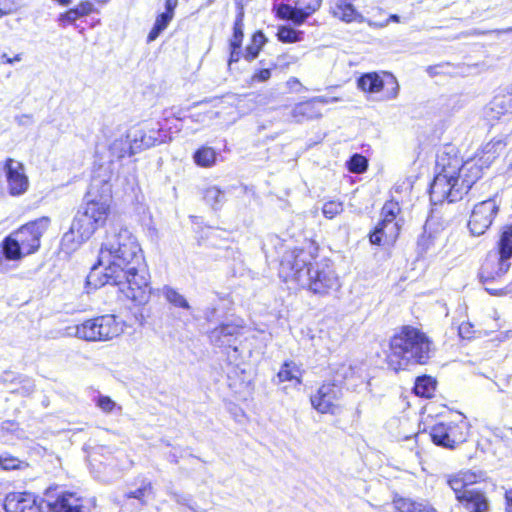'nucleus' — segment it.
<instances>
[{
	"instance_id": "f257e3e1",
	"label": "nucleus",
	"mask_w": 512,
	"mask_h": 512,
	"mask_svg": "<svg viewBox=\"0 0 512 512\" xmlns=\"http://www.w3.org/2000/svg\"><path fill=\"white\" fill-rule=\"evenodd\" d=\"M87 284L94 288L117 285L136 304L144 305L149 301V273L142 249L128 228L114 226L107 231L98 262L87 276Z\"/></svg>"
},
{
	"instance_id": "f03ea898",
	"label": "nucleus",
	"mask_w": 512,
	"mask_h": 512,
	"mask_svg": "<svg viewBox=\"0 0 512 512\" xmlns=\"http://www.w3.org/2000/svg\"><path fill=\"white\" fill-rule=\"evenodd\" d=\"M436 171L430 186V200L435 205L461 200L482 177L483 165L480 159L463 162L456 154L442 152L437 157Z\"/></svg>"
},
{
	"instance_id": "7ed1b4c3",
	"label": "nucleus",
	"mask_w": 512,
	"mask_h": 512,
	"mask_svg": "<svg viewBox=\"0 0 512 512\" xmlns=\"http://www.w3.org/2000/svg\"><path fill=\"white\" fill-rule=\"evenodd\" d=\"M313 261V255L305 250H288L282 257L280 273L286 280L296 282L313 294L326 296L337 292L341 281L332 262L327 259Z\"/></svg>"
},
{
	"instance_id": "20e7f679",
	"label": "nucleus",
	"mask_w": 512,
	"mask_h": 512,
	"mask_svg": "<svg viewBox=\"0 0 512 512\" xmlns=\"http://www.w3.org/2000/svg\"><path fill=\"white\" fill-rule=\"evenodd\" d=\"M387 356L389 366L405 370L412 365L425 364L431 357L432 343L420 330L405 326L390 340Z\"/></svg>"
},
{
	"instance_id": "39448f33",
	"label": "nucleus",
	"mask_w": 512,
	"mask_h": 512,
	"mask_svg": "<svg viewBox=\"0 0 512 512\" xmlns=\"http://www.w3.org/2000/svg\"><path fill=\"white\" fill-rule=\"evenodd\" d=\"M511 258L512 226H506L501 232L497 250L488 253L480 270V280L490 294H498L500 289L490 287V284L500 280L508 272Z\"/></svg>"
},
{
	"instance_id": "423d86ee",
	"label": "nucleus",
	"mask_w": 512,
	"mask_h": 512,
	"mask_svg": "<svg viewBox=\"0 0 512 512\" xmlns=\"http://www.w3.org/2000/svg\"><path fill=\"white\" fill-rule=\"evenodd\" d=\"M109 178L107 172L92 177L86 203L81 209L98 227L105 224L110 213L112 189Z\"/></svg>"
},
{
	"instance_id": "0eeeda50",
	"label": "nucleus",
	"mask_w": 512,
	"mask_h": 512,
	"mask_svg": "<svg viewBox=\"0 0 512 512\" xmlns=\"http://www.w3.org/2000/svg\"><path fill=\"white\" fill-rule=\"evenodd\" d=\"M123 331V324L111 314L94 317L68 328L69 335L89 342L110 341Z\"/></svg>"
},
{
	"instance_id": "6e6552de",
	"label": "nucleus",
	"mask_w": 512,
	"mask_h": 512,
	"mask_svg": "<svg viewBox=\"0 0 512 512\" xmlns=\"http://www.w3.org/2000/svg\"><path fill=\"white\" fill-rule=\"evenodd\" d=\"M401 208L398 202L387 201L381 209V220L370 234V242L374 245L390 247L396 242L401 219L398 218Z\"/></svg>"
},
{
	"instance_id": "1a4fd4ad",
	"label": "nucleus",
	"mask_w": 512,
	"mask_h": 512,
	"mask_svg": "<svg viewBox=\"0 0 512 512\" xmlns=\"http://www.w3.org/2000/svg\"><path fill=\"white\" fill-rule=\"evenodd\" d=\"M29 178L26 175L24 165L13 159L7 158L0 163V196L10 195L18 197L25 194L29 188Z\"/></svg>"
},
{
	"instance_id": "9d476101",
	"label": "nucleus",
	"mask_w": 512,
	"mask_h": 512,
	"mask_svg": "<svg viewBox=\"0 0 512 512\" xmlns=\"http://www.w3.org/2000/svg\"><path fill=\"white\" fill-rule=\"evenodd\" d=\"M49 222V218L42 217L11 233L26 255L33 254L39 249L40 239L47 230Z\"/></svg>"
},
{
	"instance_id": "9b49d317",
	"label": "nucleus",
	"mask_w": 512,
	"mask_h": 512,
	"mask_svg": "<svg viewBox=\"0 0 512 512\" xmlns=\"http://www.w3.org/2000/svg\"><path fill=\"white\" fill-rule=\"evenodd\" d=\"M498 210L499 205L494 199H488L476 204L468 222L470 233L474 236L483 235L491 226Z\"/></svg>"
},
{
	"instance_id": "f8f14e48",
	"label": "nucleus",
	"mask_w": 512,
	"mask_h": 512,
	"mask_svg": "<svg viewBox=\"0 0 512 512\" xmlns=\"http://www.w3.org/2000/svg\"><path fill=\"white\" fill-rule=\"evenodd\" d=\"M342 387L340 384L333 383L332 381L324 382L315 392L311 395L310 401L312 407L319 413H334L337 402L342 397Z\"/></svg>"
},
{
	"instance_id": "ddd939ff",
	"label": "nucleus",
	"mask_w": 512,
	"mask_h": 512,
	"mask_svg": "<svg viewBox=\"0 0 512 512\" xmlns=\"http://www.w3.org/2000/svg\"><path fill=\"white\" fill-rule=\"evenodd\" d=\"M241 330L242 325L240 324L224 323L210 331L209 340L214 346L232 348V354L228 353V358L230 361L236 362L238 348L234 343L241 334Z\"/></svg>"
},
{
	"instance_id": "4468645a",
	"label": "nucleus",
	"mask_w": 512,
	"mask_h": 512,
	"mask_svg": "<svg viewBox=\"0 0 512 512\" xmlns=\"http://www.w3.org/2000/svg\"><path fill=\"white\" fill-rule=\"evenodd\" d=\"M321 4L322 0H297L295 6L280 4L277 8V16L290 20L295 25H302L321 7Z\"/></svg>"
},
{
	"instance_id": "2eb2a0df",
	"label": "nucleus",
	"mask_w": 512,
	"mask_h": 512,
	"mask_svg": "<svg viewBox=\"0 0 512 512\" xmlns=\"http://www.w3.org/2000/svg\"><path fill=\"white\" fill-rule=\"evenodd\" d=\"M41 498L31 493H13L6 497V512H46L48 506Z\"/></svg>"
},
{
	"instance_id": "dca6fc26",
	"label": "nucleus",
	"mask_w": 512,
	"mask_h": 512,
	"mask_svg": "<svg viewBox=\"0 0 512 512\" xmlns=\"http://www.w3.org/2000/svg\"><path fill=\"white\" fill-rule=\"evenodd\" d=\"M337 101L338 98L336 97H313L308 101L296 104L291 111V116L298 123H301L304 120L317 119L322 116L320 104L325 105Z\"/></svg>"
},
{
	"instance_id": "f3484780",
	"label": "nucleus",
	"mask_w": 512,
	"mask_h": 512,
	"mask_svg": "<svg viewBox=\"0 0 512 512\" xmlns=\"http://www.w3.org/2000/svg\"><path fill=\"white\" fill-rule=\"evenodd\" d=\"M128 133L135 153L148 149L163 141L160 128L145 126L134 127L130 129Z\"/></svg>"
},
{
	"instance_id": "a211bd4d",
	"label": "nucleus",
	"mask_w": 512,
	"mask_h": 512,
	"mask_svg": "<svg viewBox=\"0 0 512 512\" xmlns=\"http://www.w3.org/2000/svg\"><path fill=\"white\" fill-rule=\"evenodd\" d=\"M512 115V92L496 95L484 110V116L490 123L509 120Z\"/></svg>"
},
{
	"instance_id": "6ab92c4d",
	"label": "nucleus",
	"mask_w": 512,
	"mask_h": 512,
	"mask_svg": "<svg viewBox=\"0 0 512 512\" xmlns=\"http://www.w3.org/2000/svg\"><path fill=\"white\" fill-rule=\"evenodd\" d=\"M46 506L52 512H89L83 505L81 497L74 492L63 491L57 494L54 501H48Z\"/></svg>"
},
{
	"instance_id": "aec40b11",
	"label": "nucleus",
	"mask_w": 512,
	"mask_h": 512,
	"mask_svg": "<svg viewBox=\"0 0 512 512\" xmlns=\"http://www.w3.org/2000/svg\"><path fill=\"white\" fill-rule=\"evenodd\" d=\"M24 256H27L22 251L18 241L12 234L5 237L0 243V273H5L9 270L7 262L20 261Z\"/></svg>"
},
{
	"instance_id": "412c9836",
	"label": "nucleus",
	"mask_w": 512,
	"mask_h": 512,
	"mask_svg": "<svg viewBox=\"0 0 512 512\" xmlns=\"http://www.w3.org/2000/svg\"><path fill=\"white\" fill-rule=\"evenodd\" d=\"M355 0H331L330 13L333 17L351 23L361 18V14L354 7Z\"/></svg>"
},
{
	"instance_id": "4be33fe9",
	"label": "nucleus",
	"mask_w": 512,
	"mask_h": 512,
	"mask_svg": "<svg viewBox=\"0 0 512 512\" xmlns=\"http://www.w3.org/2000/svg\"><path fill=\"white\" fill-rule=\"evenodd\" d=\"M460 497V502H464L466 508L471 512H484L488 508L485 496L474 489H466Z\"/></svg>"
},
{
	"instance_id": "5701e85b",
	"label": "nucleus",
	"mask_w": 512,
	"mask_h": 512,
	"mask_svg": "<svg viewBox=\"0 0 512 512\" xmlns=\"http://www.w3.org/2000/svg\"><path fill=\"white\" fill-rule=\"evenodd\" d=\"M71 225L74 227V231L80 234V239H86V241L99 228L81 209L75 215Z\"/></svg>"
},
{
	"instance_id": "b1692460",
	"label": "nucleus",
	"mask_w": 512,
	"mask_h": 512,
	"mask_svg": "<svg viewBox=\"0 0 512 512\" xmlns=\"http://www.w3.org/2000/svg\"><path fill=\"white\" fill-rule=\"evenodd\" d=\"M446 425L448 426L449 438L453 448L467 440L469 425L463 417L459 421L447 422Z\"/></svg>"
},
{
	"instance_id": "393cba45",
	"label": "nucleus",
	"mask_w": 512,
	"mask_h": 512,
	"mask_svg": "<svg viewBox=\"0 0 512 512\" xmlns=\"http://www.w3.org/2000/svg\"><path fill=\"white\" fill-rule=\"evenodd\" d=\"M357 86L360 90L367 93H378L384 87V82L376 72L363 74L357 80Z\"/></svg>"
},
{
	"instance_id": "a878e982",
	"label": "nucleus",
	"mask_w": 512,
	"mask_h": 512,
	"mask_svg": "<svg viewBox=\"0 0 512 512\" xmlns=\"http://www.w3.org/2000/svg\"><path fill=\"white\" fill-rule=\"evenodd\" d=\"M301 377L302 370L300 366L294 361H285L277 373V383L296 381L297 384H300Z\"/></svg>"
},
{
	"instance_id": "bb28decb",
	"label": "nucleus",
	"mask_w": 512,
	"mask_h": 512,
	"mask_svg": "<svg viewBox=\"0 0 512 512\" xmlns=\"http://www.w3.org/2000/svg\"><path fill=\"white\" fill-rule=\"evenodd\" d=\"M110 152L114 157L118 159L136 154L132 147L129 133H127V135L124 137L115 139L110 145Z\"/></svg>"
},
{
	"instance_id": "cd10ccee",
	"label": "nucleus",
	"mask_w": 512,
	"mask_h": 512,
	"mask_svg": "<svg viewBox=\"0 0 512 512\" xmlns=\"http://www.w3.org/2000/svg\"><path fill=\"white\" fill-rule=\"evenodd\" d=\"M330 371L333 375L332 382L340 384V387H342L347 379L354 375V368L349 362L332 363Z\"/></svg>"
},
{
	"instance_id": "c85d7f7f",
	"label": "nucleus",
	"mask_w": 512,
	"mask_h": 512,
	"mask_svg": "<svg viewBox=\"0 0 512 512\" xmlns=\"http://www.w3.org/2000/svg\"><path fill=\"white\" fill-rule=\"evenodd\" d=\"M430 437L438 446L453 449V444L450 442L448 426L446 423H437L431 428Z\"/></svg>"
},
{
	"instance_id": "c756f323",
	"label": "nucleus",
	"mask_w": 512,
	"mask_h": 512,
	"mask_svg": "<svg viewBox=\"0 0 512 512\" xmlns=\"http://www.w3.org/2000/svg\"><path fill=\"white\" fill-rule=\"evenodd\" d=\"M436 381L430 376H422L418 377L415 386L414 392L416 395L421 397H431L435 391Z\"/></svg>"
},
{
	"instance_id": "7c9ffc66",
	"label": "nucleus",
	"mask_w": 512,
	"mask_h": 512,
	"mask_svg": "<svg viewBox=\"0 0 512 512\" xmlns=\"http://www.w3.org/2000/svg\"><path fill=\"white\" fill-rule=\"evenodd\" d=\"M194 161L201 167H211L216 161V152L211 147H201L194 153Z\"/></svg>"
},
{
	"instance_id": "2f4dec72",
	"label": "nucleus",
	"mask_w": 512,
	"mask_h": 512,
	"mask_svg": "<svg viewBox=\"0 0 512 512\" xmlns=\"http://www.w3.org/2000/svg\"><path fill=\"white\" fill-rule=\"evenodd\" d=\"M203 197L213 209H218L225 202V193L216 186L205 189Z\"/></svg>"
},
{
	"instance_id": "473e14b6",
	"label": "nucleus",
	"mask_w": 512,
	"mask_h": 512,
	"mask_svg": "<svg viewBox=\"0 0 512 512\" xmlns=\"http://www.w3.org/2000/svg\"><path fill=\"white\" fill-rule=\"evenodd\" d=\"M85 241L86 239H80V234L74 231V227L71 225L69 231L64 233L61 245L66 251H74Z\"/></svg>"
},
{
	"instance_id": "72a5a7b5",
	"label": "nucleus",
	"mask_w": 512,
	"mask_h": 512,
	"mask_svg": "<svg viewBox=\"0 0 512 512\" xmlns=\"http://www.w3.org/2000/svg\"><path fill=\"white\" fill-rule=\"evenodd\" d=\"M437 236L432 233H428L426 230L419 237L417 242L418 252L421 255L427 254L435 250L437 246Z\"/></svg>"
},
{
	"instance_id": "f704fd0d",
	"label": "nucleus",
	"mask_w": 512,
	"mask_h": 512,
	"mask_svg": "<svg viewBox=\"0 0 512 512\" xmlns=\"http://www.w3.org/2000/svg\"><path fill=\"white\" fill-rule=\"evenodd\" d=\"M163 294L166 300L172 305L183 309H190L188 301L185 299L183 295H181L175 289L166 286L163 288Z\"/></svg>"
},
{
	"instance_id": "c9c22d12",
	"label": "nucleus",
	"mask_w": 512,
	"mask_h": 512,
	"mask_svg": "<svg viewBox=\"0 0 512 512\" xmlns=\"http://www.w3.org/2000/svg\"><path fill=\"white\" fill-rule=\"evenodd\" d=\"M152 483L148 480H143L141 486L136 490L126 493L127 498H134L139 500L142 504L146 503V498L152 494Z\"/></svg>"
},
{
	"instance_id": "e433bc0d",
	"label": "nucleus",
	"mask_w": 512,
	"mask_h": 512,
	"mask_svg": "<svg viewBox=\"0 0 512 512\" xmlns=\"http://www.w3.org/2000/svg\"><path fill=\"white\" fill-rule=\"evenodd\" d=\"M303 32L291 27L282 26L278 29V39L284 43H294L302 39Z\"/></svg>"
},
{
	"instance_id": "4c0bfd02",
	"label": "nucleus",
	"mask_w": 512,
	"mask_h": 512,
	"mask_svg": "<svg viewBox=\"0 0 512 512\" xmlns=\"http://www.w3.org/2000/svg\"><path fill=\"white\" fill-rule=\"evenodd\" d=\"M243 15H244L243 9L241 8L236 17L235 23H234V29H233L234 32H233V37L230 41V46L241 47L242 39H243V30H242Z\"/></svg>"
},
{
	"instance_id": "58836bf2",
	"label": "nucleus",
	"mask_w": 512,
	"mask_h": 512,
	"mask_svg": "<svg viewBox=\"0 0 512 512\" xmlns=\"http://www.w3.org/2000/svg\"><path fill=\"white\" fill-rule=\"evenodd\" d=\"M367 166V159L360 154H354L348 161V169L352 173H362L367 169Z\"/></svg>"
},
{
	"instance_id": "ea45409f",
	"label": "nucleus",
	"mask_w": 512,
	"mask_h": 512,
	"mask_svg": "<svg viewBox=\"0 0 512 512\" xmlns=\"http://www.w3.org/2000/svg\"><path fill=\"white\" fill-rule=\"evenodd\" d=\"M343 203L340 201H328L322 207L323 215L328 219H333L335 216L343 212Z\"/></svg>"
},
{
	"instance_id": "a19ab883",
	"label": "nucleus",
	"mask_w": 512,
	"mask_h": 512,
	"mask_svg": "<svg viewBox=\"0 0 512 512\" xmlns=\"http://www.w3.org/2000/svg\"><path fill=\"white\" fill-rule=\"evenodd\" d=\"M96 406L104 413H112L114 409L121 411V407L116 404L110 397L99 395L96 399Z\"/></svg>"
},
{
	"instance_id": "79ce46f5",
	"label": "nucleus",
	"mask_w": 512,
	"mask_h": 512,
	"mask_svg": "<svg viewBox=\"0 0 512 512\" xmlns=\"http://www.w3.org/2000/svg\"><path fill=\"white\" fill-rule=\"evenodd\" d=\"M448 485L451 487V489L455 492L456 498L460 501L461 500V494H463V491H465L467 486L464 483V480L460 473L451 476L448 479Z\"/></svg>"
},
{
	"instance_id": "37998d69",
	"label": "nucleus",
	"mask_w": 512,
	"mask_h": 512,
	"mask_svg": "<svg viewBox=\"0 0 512 512\" xmlns=\"http://www.w3.org/2000/svg\"><path fill=\"white\" fill-rule=\"evenodd\" d=\"M417 505L416 502H413L408 499H397L394 501L395 509L398 512H412L413 509H415V506Z\"/></svg>"
},
{
	"instance_id": "c03bdc74",
	"label": "nucleus",
	"mask_w": 512,
	"mask_h": 512,
	"mask_svg": "<svg viewBox=\"0 0 512 512\" xmlns=\"http://www.w3.org/2000/svg\"><path fill=\"white\" fill-rule=\"evenodd\" d=\"M0 467L4 470L18 469L21 466V461L15 457H0Z\"/></svg>"
},
{
	"instance_id": "a18cd8bd",
	"label": "nucleus",
	"mask_w": 512,
	"mask_h": 512,
	"mask_svg": "<svg viewBox=\"0 0 512 512\" xmlns=\"http://www.w3.org/2000/svg\"><path fill=\"white\" fill-rule=\"evenodd\" d=\"M271 78V69L263 68L254 72L251 77L252 83H264Z\"/></svg>"
},
{
	"instance_id": "49530a36",
	"label": "nucleus",
	"mask_w": 512,
	"mask_h": 512,
	"mask_svg": "<svg viewBox=\"0 0 512 512\" xmlns=\"http://www.w3.org/2000/svg\"><path fill=\"white\" fill-rule=\"evenodd\" d=\"M17 9L15 0H0V17L10 14Z\"/></svg>"
},
{
	"instance_id": "de8ad7c7",
	"label": "nucleus",
	"mask_w": 512,
	"mask_h": 512,
	"mask_svg": "<svg viewBox=\"0 0 512 512\" xmlns=\"http://www.w3.org/2000/svg\"><path fill=\"white\" fill-rule=\"evenodd\" d=\"M173 499L181 505L187 506L192 511L196 512V508L194 505H192V498L190 495H183L178 493H173Z\"/></svg>"
},
{
	"instance_id": "09e8293b",
	"label": "nucleus",
	"mask_w": 512,
	"mask_h": 512,
	"mask_svg": "<svg viewBox=\"0 0 512 512\" xmlns=\"http://www.w3.org/2000/svg\"><path fill=\"white\" fill-rule=\"evenodd\" d=\"M78 18H80V16H79L77 10L74 8V9H70L69 11L61 14L59 17V22H60V24L65 25L66 23L74 22Z\"/></svg>"
},
{
	"instance_id": "8fccbe9b",
	"label": "nucleus",
	"mask_w": 512,
	"mask_h": 512,
	"mask_svg": "<svg viewBox=\"0 0 512 512\" xmlns=\"http://www.w3.org/2000/svg\"><path fill=\"white\" fill-rule=\"evenodd\" d=\"M173 16L171 14V11H165L164 13L160 14L156 21L155 25L162 28L163 30L166 29L169 22L172 20Z\"/></svg>"
},
{
	"instance_id": "3c124183",
	"label": "nucleus",
	"mask_w": 512,
	"mask_h": 512,
	"mask_svg": "<svg viewBox=\"0 0 512 512\" xmlns=\"http://www.w3.org/2000/svg\"><path fill=\"white\" fill-rule=\"evenodd\" d=\"M493 434L507 445L512 443V429L496 430Z\"/></svg>"
},
{
	"instance_id": "603ef678",
	"label": "nucleus",
	"mask_w": 512,
	"mask_h": 512,
	"mask_svg": "<svg viewBox=\"0 0 512 512\" xmlns=\"http://www.w3.org/2000/svg\"><path fill=\"white\" fill-rule=\"evenodd\" d=\"M260 50L261 49H259L256 46L251 44V45L247 46V48L245 50L244 58L247 61H252L258 57Z\"/></svg>"
},
{
	"instance_id": "864d4df0",
	"label": "nucleus",
	"mask_w": 512,
	"mask_h": 512,
	"mask_svg": "<svg viewBox=\"0 0 512 512\" xmlns=\"http://www.w3.org/2000/svg\"><path fill=\"white\" fill-rule=\"evenodd\" d=\"M460 475L462 476L465 485L467 488H470V486L477 482V475L470 471L460 472Z\"/></svg>"
},
{
	"instance_id": "5fc2aeb1",
	"label": "nucleus",
	"mask_w": 512,
	"mask_h": 512,
	"mask_svg": "<svg viewBox=\"0 0 512 512\" xmlns=\"http://www.w3.org/2000/svg\"><path fill=\"white\" fill-rule=\"evenodd\" d=\"M266 38L262 32H256L252 37V45L256 46L257 48L261 49L262 46L265 44Z\"/></svg>"
},
{
	"instance_id": "6e6d98bb",
	"label": "nucleus",
	"mask_w": 512,
	"mask_h": 512,
	"mask_svg": "<svg viewBox=\"0 0 512 512\" xmlns=\"http://www.w3.org/2000/svg\"><path fill=\"white\" fill-rule=\"evenodd\" d=\"M230 48H231V51H230V57L228 60L229 67L233 63L238 62L241 57L240 47L230 46Z\"/></svg>"
},
{
	"instance_id": "4d7b16f0",
	"label": "nucleus",
	"mask_w": 512,
	"mask_h": 512,
	"mask_svg": "<svg viewBox=\"0 0 512 512\" xmlns=\"http://www.w3.org/2000/svg\"><path fill=\"white\" fill-rule=\"evenodd\" d=\"M80 17L88 15L92 11V4L90 2H83L75 8Z\"/></svg>"
},
{
	"instance_id": "13d9d810",
	"label": "nucleus",
	"mask_w": 512,
	"mask_h": 512,
	"mask_svg": "<svg viewBox=\"0 0 512 512\" xmlns=\"http://www.w3.org/2000/svg\"><path fill=\"white\" fill-rule=\"evenodd\" d=\"M471 324L470 323H462L459 326V335L462 338H470L471 337Z\"/></svg>"
},
{
	"instance_id": "bf43d9fd",
	"label": "nucleus",
	"mask_w": 512,
	"mask_h": 512,
	"mask_svg": "<svg viewBox=\"0 0 512 512\" xmlns=\"http://www.w3.org/2000/svg\"><path fill=\"white\" fill-rule=\"evenodd\" d=\"M22 60V55L17 54L13 58H10L6 53L1 55V61L6 64H13Z\"/></svg>"
},
{
	"instance_id": "052dcab7",
	"label": "nucleus",
	"mask_w": 512,
	"mask_h": 512,
	"mask_svg": "<svg viewBox=\"0 0 512 512\" xmlns=\"http://www.w3.org/2000/svg\"><path fill=\"white\" fill-rule=\"evenodd\" d=\"M162 31H163V29H162V28H160V27H158V26H156V25L154 24L153 28L151 29V31H150V32H149V34H148V37H147L148 42H152V41H154V40L159 36V34H160Z\"/></svg>"
},
{
	"instance_id": "680f3d73",
	"label": "nucleus",
	"mask_w": 512,
	"mask_h": 512,
	"mask_svg": "<svg viewBox=\"0 0 512 512\" xmlns=\"http://www.w3.org/2000/svg\"><path fill=\"white\" fill-rule=\"evenodd\" d=\"M505 499H506V503H507L506 511L512 512V488L510 490L506 491Z\"/></svg>"
},
{
	"instance_id": "e2e57ef3",
	"label": "nucleus",
	"mask_w": 512,
	"mask_h": 512,
	"mask_svg": "<svg viewBox=\"0 0 512 512\" xmlns=\"http://www.w3.org/2000/svg\"><path fill=\"white\" fill-rule=\"evenodd\" d=\"M392 83H393L394 86H393L392 90L390 92H388L387 99H394V98H396L397 95H398V92H399V85H398V83L395 80H393Z\"/></svg>"
},
{
	"instance_id": "0e129e2a",
	"label": "nucleus",
	"mask_w": 512,
	"mask_h": 512,
	"mask_svg": "<svg viewBox=\"0 0 512 512\" xmlns=\"http://www.w3.org/2000/svg\"><path fill=\"white\" fill-rule=\"evenodd\" d=\"M287 86L290 88V89H294L296 86H301V83L300 81L295 78V77H291L288 81H287Z\"/></svg>"
},
{
	"instance_id": "69168bd1",
	"label": "nucleus",
	"mask_w": 512,
	"mask_h": 512,
	"mask_svg": "<svg viewBox=\"0 0 512 512\" xmlns=\"http://www.w3.org/2000/svg\"><path fill=\"white\" fill-rule=\"evenodd\" d=\"M412 512H432V511L425 505L417 503V505L415 506V509H413Z\"/></svg>"
},
{
	"instance_id": "338daca9",
	"label": "nucleus",
	"mask_w": 512,
	"mask_h": 512,
	"mask_svg": "<svg viewBox=\"0 0 512 512\" xmlns=\"http://www.w3.org/2000/svg\"><path fill=\"white\" fill-rule=\"evenodd\" d=\"M15 424L12 422H4L2 423V429L7 430V432H14Z\"/></svg>"
},
{
	"instance_id": "774afa93",
	"label": "nucleus",
	"mask_w": 512,
	"mask_h": 512,
	"mask_svg": "<svg viewBox=\"0 0 512 512\" xmlns=\"http://www.w3.org/2000/svg\"><path fill=\"white\" fill-rule=\"evenodd\" d=\"M176 6V0H166V11H171L173 15V10Z\"/></svg>"
}]
</instances>
